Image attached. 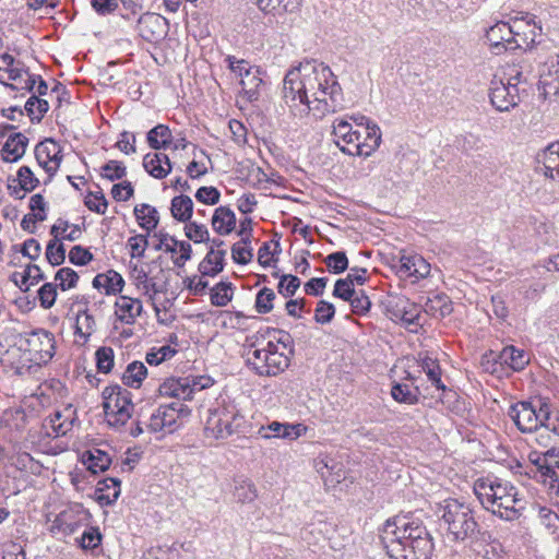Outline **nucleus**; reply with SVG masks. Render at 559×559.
I'll return each mask as SVG.
<instances>
[{"mask_svg":"<svg viewBox=\"0 0 559 559\" xmlns=\"http://www.w3.org/2000/svg\"><path fill=\"white\" fill-rule=\"evenodd\" d=\"M489 98L498 111H509L520 102L519 87L516 83H504L492 81L489 90Z\"/></svg>","mask_w":559,"mask_h":559,"instance_id":"f8f14e48","label":"nucleus"},{"mask_svg":"<svg viewBox=\"0 0 559 559\" xmlns=\"http://www.w3.org/2000/svg\"><path fill=\"white\" fill-rule=\"evenodd\" d=\"M407 308H412V301L401 295L390 296L385 304L386 314L393 321H400Z\"/></svg>","mask_w":559,"mask_h":559,"instance_id":"37998d69","label":"nucleus"},{"mask_svg":"<svg viewBox=\"0 0 559 559\" xmlns=\"http://www.w3.org/2000/svg\"><path fill=\"white\" fill-rule=\"evenodd\" d=\"M419 538L415 542L407 544H393L386 554L393 559H430L433 550L435 543L430 533L419 531Z\"/></svg>","mask_w":559,"mask_h":559,"instance_id":"9d476101","label":"nucleus"},{"mask_svg":"<svg viewBox=\"0 0 559 559\" xmlns=\"http://www.w3.org/2000/svg\"><path fill=\"white\" fill-rule=\"evenodd\" d=\"M511 23L497 22L490 26L486 32V39L489 43L490 49L493 53L500 55L509 50L511 46L510 36L512 35Z\"/></svg>","mask_w":559,"mask_h":559,"instance_id":"a211bd4d","label":"nucleus"},{"mask_svg":"<svg viewBox=\"0 0 559 559\" xmlns=\"http://www.w3.org/2000/svg\"><path fill=\"white\" fill-rule=\"evenodd\" d=\"M250 243L249 237L242 238L240 242L235 243L231 247V257L233 260L238 264H247L252 258V248L247 245Z\"/></svg>","mask_w":559,"mask_h":559,"instance_id":"3c124183","label":"nucleus"},{"mask_svg":"<svg viewBox=\"0 0 559 559\" xmlns=\"http://www.w3.org/2000/svg\"><path fill=\"white\" fill-rule=\"evenodd\" d=\"M24 109L33 122H40L49 109V104L46 99L33 95L27 99Z\"/></svg>","mask_w":559,"mask_h":559,"instance_id":"a18cd8bd","label":"nucleus"},{"mask_svg":"<svg viewBox=\"0 0 559 559\" xmlns=\"http://www.w3.org/2000/svg\"><path fill=\"white\" fill-rule=\"evenodd\" d=\"M57 242L56 239H52L46 248V259L52 266L60 265L66 260L64 246L62 243L57 245Z\"/></svg>","mask_w":559,"mask_h":559,"instance_id":"bf43d9fd","label":"nucleus"},{"mask_svg":"<svg viewBox=\"0 0 559 559\" xmlns=\"http://www.w3.org/2000/svg\"><path fill=\"white\" fill-rule=\"evenodd\" d=\"M75 419V411L68 405L63 411H56L50 417L51 428L58 436H64L72 427Z\"/></svg>","mask_w":559,"mask_h":559,"instance_id":"f704fd0d","label":"nucleus"},{"mask_svg":"<svg viewBox=\"0 0 559 559\" xmlns=\"http://www.w3.org/2000/svg\"><path fill=\"white\" fill-rule=\"evenodd\" d=\"M439 513L451 540L473 543L478 539L480 527L468 504L456 499H448L440 506Z\"/></svg>","mask_w":559,"mask_h":559,"instance_id":"f03ea898","label":"nucleus"},{"mask_svg":"<svg viewBox=\"0 0 559 559\" xmlns=\"http://www.w3.org/2000/svg\"><path fill=\"white\" fill-rule=\"evenodd\" d=\"M14 126H4L0 130V136H5L7 140L1 148V158L4 163H15L21 159L28 145V138L21 132H13Z\"/></svg>","mask_w":559,"mask_h":559,"instance_id":"9b49d317","label":"nucleus"},{"mask_svg":"<svg viewBox=\"0 0 559 559\" xmlns=\"http://www.w3.org/2000/svg\"><path fill=\"white\" fill-rule=\"evenodd\" d=\"M262 430H265V428L262 427ZM266 430H270L272 432V435L264 433V435H262L263 438L275 437V438L295 440L301 435L302 431L306 430V427L302 426L301 424L294 425V424H282L278 421H273L266 427Z\"/></svg>","mask_w":559,"mask_h":559,"instance_id":"72a5a7b5","label":"nucleus"},{"mask_svg":"<svg viewBox=\"0 0 559 559\" xmlns=\"http://www.w3.org/2000/svg\"><path fill=\"white\" fill-rule=\"evenodd\" d=\"M275 293L267 287L259 290L255 297V310L258 313L265 314L272 311Z\"/></svg>","mask_w":559,"mask_h":559,"instance_id":"864d4df0","label":"nucleus"},{"mask_svg":"<svg viewBox=\"0 0 559 559\" xmlns=\"http://www.w3.org/2000/svg\"><path fill=\"white\" fill-rule=\"evenodd\" d=\"M241 418L234 404L217 403L215 407L209 409L205 431L215 439H225L235 432Z\"/></svg>","mask_w":559,"mask_h":559,"instance_id":"39448f33","label":"nucleus"},{"mask_svg":"<svg viewBox=\"0 0 559 559\" xmlns=\"http://www.w3.org/2000/svg\"><path fill=\"white\" fill-rule=\"evenodd\" d=\"M324 263L329 271L334 274H341L348 267V259L344 251H336L325 257Z\"/></svg>","mask_w":559,"mask_h":559,"instance_id":"603ef678","label":"nucleus"},{"mask_svg":"<svg viewBox=\"0 0 559 559\" xmlns=\"http://www.w3.org/2000/svg\"><path fill=\"white\" fill-rule=\"evenodd\" d=\"M57 298V286L52 283H45L38 289V299L44 309H50Z\"/></svg>","mask_w":559,"mask_h":559,"instance_id":"69168bd1","label":"nucleus"},{"mask_svg":"<svg viewBox=\"0 0 559 559\" xmlns=\"http://www.w3.org/2000/svg\"><path fill=\"white\" fill-rule=\"evenodd\" d=\"M97 369L108 373L114 367V350L111 347H100L95 353Z\"/></svg>","mask_w":559,"mask_h":559,"instance_id":"13d9d810","label":"nucleus"},{"mask_svg":"<svg viewBox=\"0 0 559 559\" xmlns=\"http://www.w3.org/2000/svg\"><path fill=\"white\" fill-rule=\"evenodd\" d=\"M233 299V284L219 282L211 290V302L216 307H225Z\"/></svg>","mask_w":559,"mask_h":559,"instance_id":"de8ad7c7","label":"nucleus"},{"mask_svg":"<svg viewBox=\"0 0 559 559\" xmlns=\"http://www.w3.org/2000/svg\"><path fill=\"white\" fill-rule=\"evenodd\" d=\"M144 169L156 179L166 178L173 169L171 162L165 153H147L143 157Z\"/></svg>","mask_w":559,"mask_h":559,"instance_id":"4be33fe9","label":"nucleus"},{"mask_svg":"<svg viewBox=\"0 0 559 559\" xmlns=\"http://www.w3.org/2000/svg\"><path fill=\"white\" fill-rule=\"evenodd\" d=\"M283 98L289 112L304 118L313 111L323 117L342 108V88L331 69L306 60L290 69L283 81Z\"/></svg>","mask_w":559,"mask_h":559,"instance_id":"f257e3e1","label":"nucleus"},{"mask_svg":"<svg viewBox=\"0 0 559 559\" xmlns=\"http://www.w3.org/2000/svg\"><path fill=\"white\" fill-rule=\"evenodd\" d=\"M299 286L300 280L295 275L287 274L281 276L277 289L284 297H289L295 295Z\"/></svg>","mask_w":559,"mask_h":559,"instance_id":"774afa93","label":"nucleus"},{"mask_svg":"<svg viewBox=\"0 0 559 559\" xmlns=\"http://www.w3.org/2000/svg\"><path fill=\"white\" fill-rule=\"evenodd\" d=\"M45 278L40 267L36 264H27L25 270L21 272L20 289L27 292L31 286L38 284Z\"/></svg>","mask_w":559,"mask_h":559,"instance_id":"09e8293b","label":"nucleus"},{"mask_svg":"<svg viewBox=\"0 0 559 559\" xmlns=\"http://www.w3.org/2000/svg\"><path fill=\"white\" fill-rule=\"evenodd\" d=\"M185 235L195 243L209 241V230L202 224L190 222L185 226Z\"/></svg>","mask_w":559,"mask_h":559,"instance_id":"052dcab7","label":"nucleus"},{"mask_svg":"<svg viewBox=\"0 0 559 559\" xmlns=\"http://www.w3.org/2000/svg\"><path fill=\"white\" fill-rule=\"evenodd\" d=\"M124 281L116 271H108L106 274H97L93 280V286L97 289L104 288L107 295H116L123 288Z\"/></svg>","mask_w":559,"mask_h":559,"instance_id":"473e14b6","label":"nucleus"},{"mask_svg":"<svg viewBox=\"0 0 559 559\" xmlns=\"http://www.w3.org/2000/svg\"><path fill=\"white\" fill-rule=\"evenodd\" d=\"M550 408L547 404H542L537 409L531 402H519L511 405L508 415L522 432H533L550 419Z\"/></svg>","mask_w":559,"mask_h":559,"instance_id":"0eeeda50","label":"nucleus"},{"mask_svg":"<svg viewBox=\"0 0 559 559\" xmlns=\"http://www.w3.org/2000/svg\"><path fill=\"white\" fill-rule=\"evenodd\" d=\"M533 432H536V442L543 448H558L559 417L552 416L550 413V419L545 420L544 424H542L537 430H534Z\"/></svg>","mask_w":559,"mask_h":559,"instance_id":"5701e85b","label":"nucleus"},{"mask_svg":"<svg viewBox=\"0 0 559 559\" xmlns=\"http://www.w3.org/2000/svg\"><path fill=\"white\" fill-rule=\"evenodd\" d=\"M100 175L103 178L109 181H115L123 178L127 175V168L122 162L112 159L102 167Z\"/></svg>","mask_w":559,"mask_h":559,"instance_id":"6e6d98bb","label":"nucleus"},{"mask_svg":"<svg viewBox=\"0 0 559 559\" xmlns=\"http://www.w3.org/2000/svg\"><path fill=\"white\" fill-rule=\"evenodd\" d=\"M139 31L143 39L150 43L162 40L168 31V21L156 13H144L140 16Z\"/></svg>","mask_w":559,"mask_h":559,"instance_id":"4468645a","label":"nucleus"},{"mask_svg":"<svg viewBox=\"0 0 559 559\" xmlns=\"http://www.w3.org/2000/svg\"><path fill=\"white\" fill-rule=\"evenodd\" d=\"M146 141L151 148L166 150L173 144V133L168 126L159 123L146 133Z\"/></svg>","mask_w":559,"mask_h":559,"instance_id":"2f4dec72","label":"nucleus"},{"mask_svg":"<svg viewBox=\"0 0 559 559\" xmlns=\"http://www.w3.org/2000/svg\"><path fill=\"white\" fill-rule=\"evenodd\" d=\"M80 546L83 549H95L102 542V534L98 527L90 526L86 528L80 539Z\"/></svg>","mask_w":559,"mask_h":559,"instance_id":"e2e57ef3","label":"nucleus"},{"mask_svg":"<svg viewBox=\"0 0 559 559\" xmlns=\"http://www.w3.org/2000/svg\"><path fill=\"white\" fill-rule=\"evenodd\" d=\"M55 280L59 282V287L61 290L66 292L76 286L79 275L74 270L70 267H62L56 273Z\"/></svg>","mask_w":559,"mask_h":559,"instance_id":"4d7b16f0","label":"nucleus"},{"mask_svg":"<svg viewBox=\"0 0 559 559\" xmlns=\"http://www.w3.org/2000/svg\"><path fill=\"white\" fill-rule=\"evenodd\" d=\"M400 262V272L405 276L419 280L427 277L430 273V264L421 255H402Z\"/></svg>","mask_w":559,"mask_h":559,"instance_id":"bb28decb","label":"nucleus"},{"mask_svg":"<svg viewBox=\"0 0 559 559\" xmlns=\"http://www.w3.org/2000/svg\"><path fill=\"white\" fill-rule=\"evenodd\" d=\"M121 481L118 478H105L97 484V501L100 504L110 506L120 496Z\"/></svg>","mask_w":559,"mask_h":559,"instance_id":"c756f323","label":"nucleus"},{"mask_svg":"<svg viewBox=\"0 0 559 559\" xmlns=\"http://www.w3.org/2000/svg\"><path fill=\"white\" fill-rule=\"evenodd\" d=\"M147 376V368L142 361H133L128 365L122 376V381L130 388L138 389Z\"/></svg>","mask_w":559,"mask_h":559,"instance_id":"79ce46f5","label":"nucleus"},{"mask_svg":"<svg viewBox=\"0 0 559 559\" xmlns=\"http://www.w3.org/2000/svg\"><path fill=\"white\" fill-rule=\"evenodd\" d=\"M421 370L427 374L428 380L438 389L444 390L445 386L441 381V369L436 359L425 357L420 362Z\"/></svg>","mask_w":559,"mask_h":559,"instance_id":"49530a36","label":"nucleus"},{"mask_svg":"<svg viewBox=\"0 0 559 559\" xmlns=\"http://www.w3.org/2000/svg\"><path fill=\"white\" fill-rule=\"evenodd\" d=\"M162 396L176 397L178 400H192V389L189 386V377L170 378L164 381L158 389Z\"/></svg>","mask_w":559,"mask_h":559,"instance_id":"cd10ccee","label":"nucleus"},{"mask_svg":"<svg viewBox=\"0 0 559 559\" xmlns=\"http://www.w3.org/2000/svg\"><path fill=\"white\" fill-rule=\"evenodd\" d=\"M109 395L105 396L104 412L111 424H126L131 417L133 405L131 403V393L120 386L110 389Z\"/></svg>","mask_w":559,"mask_h":559,"instance_id":"1a4fd4ad","label":"nucleus"},{"mask_svg":"<svg viewBox=\"0 0 559 559\" xmlns=\"http://www.w3.org/2000/svg\"><path fill=\"white\" fill-rule=\"evenodd\" d=\"M429 533L423 521L411 515H396L388 519L380 530V539L385 550H390L393 544H407Z\"/></svg>","mask_w":559,"mask_h":559,"instance_id":"20e7f679","label":"nucleus"},{"mask_svg":"<svg viewBox=\"0 0 559 559\" xmlns=\"http://www.w3.org/2000/svg\"><path fill=\"white\" fill-rule=\"evenodd\" d=\"M225 250H215L211 248L204 260L200 263L202 275L215 276L224 269Z\"/></svg>","mask_w":559,"mask_h":559,"instance_id":"e433bc0d","label":"nucleus"},{"mask_svg":"<svg viewBox=\"0 0 559 559\" xmlns=\"http://www.w3.org/2000/svg\"><path fill=\"white\" fill-rule=\"evenodd\" d=\"M332 134L340 150L352 156L368 157L379 148L382 141V134H378L374 129L372 133L367 132L365 141L359 140V131H355L354 126L344 119L334 121Z\"/></svg>","mask_w":559,"mask_h":559,"instance_id":"7ed1b4c3","label":"nucleus"},{"mask_svg":"<svg viewBox=\"0 0 559 559\" xmlns=\"http://www.w3.org/2000/svg\"><path fill=\"white\" fill-rule=\"evenodd\" d=\"M493 361L501 366L506 365L513 371H521L528 364L530 356L525 350L510 345L506 346L497 356H495Z\"/></svg>","mask_w":559,"mask_h":559,"instance_id":"b1692460","label":"nucleus"},{"mask_svg":"<svg viewBox=\"0 0 559 559\" xmlns=\"http://www.w3.org/2000/svg\"><path fill=\"white\" fill-rule=\"evenodd\" d=\"M76 333L87 338L96 328L95 319L87 311H80L76 316Z\"/></svg>","mask_w":559,"mask_h":559,"instance_id":"5fc2aeb1","label":"nucleus"},{"mask_svg":"<svg viewBox=\"0 0 559 559\" xmlns=\"http://www.w3.org/2000/svg\"><path fill=\"white\" fill-rule=\"evenodd\" d=\"M258 8L267 14L282 15L294 12L299 8V0H255Z\"/></svg>","mask_w":559,"mask_h":559,"instance_id":"c9c22d12","label":"nucleus"},{"mask_svg":"<svg viewBox=\"0 0 559 559\" xmlns=\"http://www.w3.org/2000/svg\"><path fill=\"white\" fill-rule=\"evenodd\" d=\"M61 147L52 139H46L39 142L35 147V157L39 166L46 173L53 176L61 163Z\"/></svg>","mask_w":559,"mask_h":559,"instance_id":"2eb2a0df","label":"nucleus"},{"mask_svg":"<svg viewBox=\"0 0 559 559\" xmlns=\"http://www.w3.org/2000/svg\"><path fill=\"white\" fill-rule=\"evenodd\" d=\"M526 17L528 19L526 22V27L530 28V40L526 39V37L521 33L523 20L515 17L511 23V28L513 32L510 36V41L512 47H510L509 50L532 47L535 43V38L538 35V32L542 31V27L536 24L534 16L526 14Z\"/></svg>","mask_w":559,"mask_h":559,"instance_id":"6ab92c4d","label":"nucleus"},{"mask_svg":"<svg viewBox=\"0 0 559 559\" xmlns=\"http://www.w3.org/2000/svg\"><path fill=\"white\" fill-rule=\"evenodd\" d=\"M335 314V307L333 304L320 300L316 308L314 320L317 323L326 324L332 321Z\"/></svg>","mask_w":559,"mask_h":559,"instance_id":"338daca9","label":"nucleus"},{"mask_svg":"<svg viewBox=\"0 0 559 559\" xmlns=\"http://www.w3.org/2000/svg\"><path fill=\"white\" fill-rule=\"evenodd\" d=\"M348 302L353 313L358 316L366 314L371 307V301L362 289H359Z\"/></svg>","mask_w":559,"mask_h":559,"instance_id":"0e129e2a","label":"nucleus"},{"mask_svg":"<svg viewBox=\"0 0 559 559\" xmlns=\"http://www.w3.org/2000/svg\"><path fill=\"white\" fill-rule=\"evenodd\" d=\"M134 215L139 222V225L147 230L148 233L155 229L159 223V215L157 210L146 203L135 205Z\"/></svg>","mask_w":559,"mask_h":559,"instance_id":"4c0bfd02","label":"nucleus"},{"mask_svg":"<svg viewBox=\"0 0 559 559\" xmlns=\"http://www.w3.org/2000/svg\"><path fill=\"white\" fill-rule=\"evenodd\" d=\"M540 166L537 168L545 178L559 182V141L550 143L537 155Z\"/></svg>","mask_w":559,"mask_h":559,"instance_id":"aec40b11","label":"nucleus"},{"mask_svg":"<svg viewBox=\"0 0 559 559\" xmlns=\"http://www.w3.org/2000/svg\"><path fill=\"white\" fill-rule=\"evenodd\" d=\"M83 463L94 474L106 471L111 463L109 455L99 449L86 451L83 454Z\"/></svg>","mask_w":559,"mask_h":559,"instance_id":"58836bf2","label":"nucleus"},{"mask_svg":"<svg viewBox=\"0 0 559 559\" xmlns=\"http://www.w3.org/2000/svg\"><path fill=\"white\" fill-rule=\"evenodd\" d=\"M171 215L175 219L187 223L193 213V202L190 197L181 194L171 200Z\"/></svg>","mask_w":559,"mask_h":559,"instance_id":"ea45409f","label":"nucleus"},{"mask_svg":"<svg viewBox=\"0 0 559 559\" xmlns=\"http://www.w3.org/2000/svg\"><path fill=\"white\" fill-rule=\"evenodd\" d=\"M539 87L545 97H559V59L551 57L539 70Z\"/></svg>","mask_w":559,"mask_h":559,"instance_id":"dca6fc26","label":"nucleus"},{"mask_svg":"<svg viewBox=\"0 0 559 559\" xmlns=\"http://www.w3.org/2000/svg\"><path fill=\"white\" fill-rule=\"evenodd\" d=\"M213 229L219 235L230 234L236 226L235 213L227 206H219L212 217Z\"/></svg>","mask_w":559,"mask_h":559,"instance_id":"7c9ffc66","label":"nucleus"},{"mask_svg":"<svg viewBox=\"0 0 559 559\" xmlns=\"http://www.w3.org/2000/svg\"><path fill=\"white\" fill-rule=\"evenodd\" d=\"M266 358V347L255 348L254 344H252L247 353L248 365H250L259 376L270 373V369L265 367Z\"/></svg>","mask_w":559,"mask_h":559,"instance_id":"c03bdc74","label":"nucleus"},{"mask_svg":"<svg viewBox=\"0 0 559 559\" xmlns=\"http://www.w3.org/2000/svg\"><path fill=\"white\" fill-rule=\"evenodd\" d=\"M530 461L536 466L544 483H549L551 489H559V476L554 468L552 457L549 455V449L545 453L531 452Z\"/></svg>","mask_w":559,"mask_h":559,"instance_id":"412c9836","label":"nucleus"},{"mask_svg":"<svg viewBox=\"0 0 559 559\" xmlns=\"http://www.w3.org/2000/svg\"><path fill=\"white\" fill-rule=\"evenodd\" d=\"M24 74H27V68L22 61L7 52L0 56V83L2 85L16 91L19 87L13 82L21 84Z\"/></svg>","mask_w":559,"mask_h":559,"instance_id":"ddd939ff","label":"nucleus"},{"mask_svg":"<svg viewBox=\"0 0 559 559\" xmlns=\"http://www.w3.org/2000/svg\"><path fill=\"white\" fill-rule=\"evenodd\" d=\"M86 207L97 214H105L108 202L103 192H90L84 200Z\"/></svg>","mask_w":559,"mask_h":559,"instance_id":"680f3d73","label":"nucleus"},{"mask_svg":"<svg viewBox=\"0 0 559 559\" xmlns=\"http://www.w3.org/2000/svg\"><path fill=\"white\" fill-rule=\"evenodd\" d=\"M55 336L52 333L38 329L20 336V347L29 353L31 360L37 365L47 364L55 355Z\"/></svg>","mask_w":559,"mask_h":559,"instance_id":"423d86ee","label":"nucleus"},{"mask_svg":"<svg viewBox=\"0 0 559 559\" xmlns=\"http://www.w3.org/2000/svg\"><path fill=\"white\" fill-rule=\"evenodd\" d=\"M16 176L19 188L15 187L13 193L19 199H23L25 197V192L33 191L39 183L38 179L35 177V175L28 166L20 167Z\"/></svg>","mask_w":559,"mask_h":559,"instance_id":"a19ab883","label":"nucleus"},{"mask_svg":"<svg viewBox=\"0 0 559 559\" xmlns=\"http://www.w3.org/2000/svg\"><path fill=\"white\" fill-rule=\"evenodd\" d=\"M412 384L394 382L391 388V396L397 403L414 405L418 403L419 395L421 394L419 386L415 384V377L411 373L406 377Z\"/></svg>","mask_w":559,"mask_h":559,"instance_id":"393cba45","label":"nucleus"},{"mask_svg":"<svg viewBox=\"0 0 559 559\" xmlns=\"http://www.w3.org/2000/svg\"><path fill=\"white\" fill-rule=\"evenodd\" d=\"M266 357L265 367L270 369V373L265 374V377L276 376L289 366L288 356L280 353L277 345L271 341L266 344Z\"/></svg>","mask_w":559,"mask_h":559,"instance_id":"c85d7f7f","label":"nucleus"},{"mask_svg":"<svg viewBox=\"0 0 559 559\" xmlns=\"http://www.w3.org/2000/svg\"><path fill=\"white\" fill-rule=\"evenodd\" d=\"M115 307L118 319L126 324L134 323L135 319L141 316L143 310L140 299L128 296H120L117 299Z\"/></svg>","mask_w":559,"mask_h":559,"instance_id":"a878e982","label":"nucleus"},{"mask_svg":"<svg viewBox=\"0 0 559 559\" xmlns=\"http://www.w3.org/2000/svg\"><path fill=\"white\" fill-rule=\"evenodd\" d=\"M525 509V501L520 496L516 487L497 502L496 509L491 511L492 514L499 518L513 521L521 515V511Z\"/></svg>","mask_w":559,"mask_h":559,"instance_id":"f3484780","label":"nucleus"},{"mask_svg":"<svg viewBox=\"0 0 559 559\" xmlns=\"http://www.w3.org/2000/svg\"><path fill=\"white\" fill-rule=\"evenodd\" d=\"M426 311L435 317L444 318L452 312V306L444 296H436L426 304Z\"/></svg>","mask_w":559,"mask_h":559,"instance_id":"8fccbe9b","label":"nucleus"},{"mask_svg":"<svg viewBox=\"0 0 559 559\" xmlns=\"http://www.w3.org/2000/svg\"><path fill=\"white\" fill-rule=\"evenodd\" d=\"M514 487L511 483L497 477H484L474 483L473 489L483 508L491 512L496 509L497 502Z\"/></svg>","mask_w":559,"mask_h":559,"instance_id":"6e6552de","label":"nucleus"}]
</instances>
